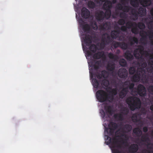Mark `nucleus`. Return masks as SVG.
<instances>
[{"label":"nucleus","instance_id":"obj_26","mask_svg":"<svg viewBox=\"0 0 153 153\" xmlns=\"http://www.w3.org/2000/svg\"><path fill=\"white\" fill-rule=\"evenodd\" d=\"M139 16H143L146 14V8L140 7L137 10Z\"/></svg>","mask_w":153,"mask_h":153},{"label":"nucleus","instance_id":"obj_16","mask_svg":"<svg viewBox=\"0 0 153 153\" xmlns=\"http://www.w3.org/2000/svg\"><path fill=\"white\" fill-rule=\"evenodd\" d=\"M106 136L107 139L108 140V141L107 142V145H108L112 143V144L113 145V148H115L116 147L115 145L117 143V141H115L117 140V139L115 138H114L112 139V140L111 138L110 137L107 135Z\"/></svg>","mask_w":153,"mask_h":153},{"label":"nucleus","instance_id":"obj_19","mask_svg":"<svg viewBox=\"0 0 153 153\" xmlns=\"http://www.w3.org/2000/svg\"><path fill=\"white\" fill-rule=\"evenodd\" d=\"M138 42V40L137 38L134 36H130L128 38V43L130 46H132L135 43H137Z\"/></svg>","mask_w":153,"mask_h":153},{"label":"nucleus","instance_id":"obj_49","mask_svg":"<svg viewBox=\"0 0 153 153\" xmlns=\"http://www.w3.org/2000/svg\"><path fill=\"white\" fill-rule=\"evenodd\" d=\"M135 27H133L131 29V32L135 34H137L138 33V30L137 27V26H134Z\"/></svg>","mask_w":153,"mask_h":153},{"label":"nucleus","instance_id":"obj_34","mask_svg":"<svg viewBox=\"0 0 153 153\" xmlns=\"http://www.w3.org/2000/svg\"><path fill=\"white\" fill-rule=\"evenodd\" d=\"M133 132L138 137H140L142 134L141 130L138 128H135L133 130Z\"/></svg>","mask_w":153,"mask_h":153},{"label":"nucleus","instance_id":"obj_3","mask_svg":"<svg viewBox=\"0 0 153 153\" xmlns=\"http://www.w3.org/2000/svg\"><path fill=\"white\" fill-rule=\"evenodd\" d=\"M84 42L86 45L89 47L90 51L93 53H95L98 49L97 46L94 44H91L92 42V37L88 34L84 35Z\"/></svg>","mask_w":153,"mask_h":153},{"label":"nucleus","instance_id":"obj_33","mask_svg":"<svg viewBox=\"0 0 153 153\" xmlns=\"http://www.w3.org/2000/svg\"><path fill=\"white\" fill-rule=\"evenodd\" d=\"M135 23L130 21H128L126 23H125L126 26L128 29H131L135 26Z\"/></svg>","mask_w":153,"mask_h":153},{"label":"nucleus","instance_id":"obj_48","mask_svg":"<svg viewBox=\"0 0 153 153\" xmlns=\"http://www.w3.org/2000/svg\"><path fill=\"white\" fill-rule=\"evenodd\" d=\"M120 42L114 41L112 43V45L114 48H116L120 47Z\"/></svg>","mask_w":153,"mask_h":153},{"label":"nucleus","instance_id":"obj_9","mask_svg":"<svg viewBox=\"0 0 153 153\" xmlns=\"http://www.w3.org/2000/svg\"><path fill=\"white\" fill-rule=\"evenodd\" d=\"M118 76L121 78L126 79L128 76V72L125 68H121L118 71Z\"/></svg>","mask_w":153,"mask_h":153},{"label":"nucleus","instance_id":"obj_50","mask_svg":"<svg viewBox=\"0 0 153 153\" xmlns=\"http://www.w3.org/2000/svg\"><path fill=\"white\" fill-rule=\"evenodd\" d=\"M122 112H121L124 115H127L129 113V110L126 107L123 108L122 109Z\"/></svg>","mask_w":153,"mask_h":153},{"label":"nucleus","instance_id":"obj_17","mask_svg":"<svg viewBox=\"0 0 153 153\" xmlns=\"http://www.w3.org/2000/svg\"><path fill=\"white\" fill-rule=\"evenodd\" d=\"M128 92V87L123 88L119 92V96L121 98H123L124 97Z\"/></svg>","mask_w":153,"mask_h":153},{"label":"nucleus","instance_id":"obj_8","mask_svg":"<svg viewBox=\"0 0 153 153\" xmlns=\"http://www.w3.org/2000/svg\"><path fill=\"white\" fill-rule=\"evenodd\" d=\"M116 8L120 10H122L124 12H128L131 9V7L129 6L125 5L123 6L120 3H118L116 6Z\"/></svg>","mask_w":153,"mask_h":153},{"label":"nucleus","instance_id":"obj_62","mask_svg":"<svg viewBox=\"0 0 153 153\" xmlns=\"http://www.w3.org/2000/svg\"><path fill=\"white\" fill-rule=\"evenodd\" d=\"M96 75L97 78L99 79H100L102 77L101 73L97 72L96 73Z\"/></svg>","mask_w":153,"mask_h":153},{"label":"nucleus","instance_id":"obj_46","mask_svg":"<svg viewBox=\"0 0 153 153\" xmlns=\"http://www.w3.org/2000/svg\"><path fill=\"white\" fill-rule=\"evenodd\" d=\"M120 65L122 67H125L127 65L126 60L124 59H122L119 61Z\"/></svg>","mask_w":153,"mask_h":153},{"label":"nucleus","instance_id":"obj_12","mask_svg":"<svg viewBox=\"0 0 153 153\" xmlns=\"http://www.w3.org/2000/svg\"><path fill=\"white\" fill-rule=\"evenodd\" d=\"M104 13L102 11L99 10L95 13V17L98 21L103 20L105 18Z\"/></svg>","mask_w":153,"mask_h":153},{"label":"nucleus","instance_id":"obj_41","mask_svg":"<svg viewBox=\"0 0 153 153\" xmlns=\"http://www.w3.org/2000/svg\"><path fill=\"white\" fill-rule=\"evenodd\" d=\"M88 6L89 9H94L96 5L93 1H90L88 2Z\"/></svg>","mask_w":153,"mask_h":153},{"label":"nucleus","instance_id":"obj_20","mask_svg":"<svg viewBox=\"0 0 153 153\" xmlns=\"http://www.w3.org/2000/svg\"><path fill=\"white\" fill-rule=\"evenodd\" d=\"M145 21L148 28L150 29H153V20L150 18H146Z\"/></svg>","mask_w":153,"mask_h":153},{"label":"nucleus","instance_id":"obj_27","mask_svg":"<svg viewBox=\"0 0 153 153\" xmlns=\"http://www.w3.org/2000/svg\"><path fill=\"white\" fill-rule=\"evenodd\" d=\"M119 33L120 31L119 30H113L112 31L111 33V38L113 39H116L118 37Z\"/></svg>","mask_w":153,"mask_h":153},{"label":"nucleus","instance_id":"obj_61","mask_svg":"<svg viewBox=\"0 0 153 153\" xmlns=\"http://www.w3.org/2000/svg\"><path fill=\"white\" fill-rule=\"evenodd\" d=\"M127 27L126 26L123 25L120 28V30L123 32H126L127 30Z\"/></svg>","mask_w":153,"mask_h":153},{"label":"nucleus","instance_id":"obj_56","mask_svg":"<svg viewBox=\"0 0 153 153\" xmlns=\"http://www.w3.org/2000/svg\"><path fill=\"white\" fill-rule=\"evenodd\" d=\"M147 71L149 73H153V67L150 65V66L147 68Z\"/></svg>","mask_w":153,"mask_h":153},{"label":"nucleus","instance_id":"obj_38","mask_svg":"<svg viewBox=\"0 0 153 153\" xmlns=\"http://www.w3.org/2000/svg\"><path fill=\"white\" fill-rule=\"evenodd\" d=\"M135 26L137 27L141 30H144L146 27L145 25L144 24L141 22H139L137 24L135 23Z\"/></svg>","mask_w":153,"mask_h":153},{"label":"nucleus","instance_id":"obj_11","mask_svg":"<svg viewBox=\"0 0 153 153\" xmlns=\"http://www.w3.org/2000/svg\"><path fill=\"white\" fill-rule=\"evenodd\" d=\"M90 15V12L87 8L84 7L82 8L81 10V15L83 18H88Z\"/></svg>","mask_w":153,"mask_h":153},{"label":"nucleus","instance_id":"obj_55","mask_svg":"<svg viewBox=\"0 0 153 153\" xmlns=\"http://www.w3.org/2000/svg\"><path fill=\"white\" fill-rule=\"evenodd\" d=\"M125 21L123 19H120L118 22V23L120 25H124L125 24Z\"/></svg>","mask_w":153,"mask_h":153},{"label":"nucleus","instance_id":"obj_60","mask_svg":"<svg viewBox=\"0 0 153 153\" xmlns=\"http://www.w3.org/2000/svg\"><path fill=\"white\" fill-rule=\"evenodd\" d=\"M147 66V64L146 63V62H143L141 65V66L142 68H140V69H138L137 70H140L141 69H144V70H145L144 69V68L146 67Z\"/></svg>","mask_w":153,"mask_h":153},{"label":"nucleus","instance_id":"obj_32","mask_svg":"<svg viewBox=\"0 0 153 153\" xmlns=\"http://www.w3.org/2000/svg\"><path fill=\"white\" fill-rule=\"evenodd\" d=\"M132 121L134 122H138L140 121V119L136 113L134 114L131 117Z\"/></svg>","mask_w":153,"mask_h":153},{"label":"nucleus","instance_id":"obj_5","mask_svg":"<svg viewBox=\"0 0 153 153\" xmlns=\"http://www.w3.org/2000/svg\"><path fill=\"white\" fill-rule=\"evenodd\" d=\"M113 41V39L108 34L105 33L102 35L101 45H103L104 46L105 45L112 42Z\"/></svg>","mask_w":153,"mask_h":153},{"label":"nucleus","instance_id":"obj_1","mask_svg":"<svg viewBox=\"0 0 153 153\" xmlns=\"http://www.w3.org/2000/svg\"><path fill=\"white\" fill-rule=\"evenodd\" d=\"M126 102L132 111L139 109L141 106V102L140 98L134 96H130L127 98Z\"/></svg>","mask_w":153,"mask_h":153},{"label":"nucleus","instance_id":"obj_25","mask_svg":"<svg viewBox=\"0 0 153 153\" xmlns=\"http://www.w3.org/2000/svg\"><path fill=\"white\" fill-rule=\"evenodd\" d=\"M141 4L144 7L150 5L151 4V0H139Z\"/></svg>","mask_w":153,"mask_h":153},{"label":"nucleus","instance_id":"obj_52","mask_svg":"<svg viewBox=\"0 0 153 153\" xmlns=\"http://www.w3.org/2000/svg\"><path fill=\"white\" fill-rule=\"evenodd\" d=\"M114 117L116 119H118L120 120H122L123 119L122 114H116L114 115Z\"/></svg>","mask_w":153,"mask_h":153},{"label":"nucleus","instance_id":"obj_37","mask_svg":"<svg viewBox=\"0 0 153 153\" xmlns=\"http://www.w3.org/2000/svg\"><path fill=\"white\" fill-rule=\"evenodd\" d=\"M108 126L109 128L114 130L116 129L118 127L117 124L113 122H110Z\"/></svg>","mask_w":153,"mask_h":153},{"label":"nucleus","instance_id":"obj_53","mask_svg":"<svg viewBox=\"0 0 153 153\" xmlns=\"http://www.w3.org/2000/svg\"><path fill=\"white\" fill-rule=\"evenodd\" d=\"M136 71L135 68L133 67H131L129 69V72L130 74H134Z\"/></svg>","mask_w":153,"mask_h":153},{"label":"nucleus","instance_id":"obj_51","mask_svg":"<svg viewBox=\"0 0 153 153\" xmlns=\"http://www.w3.org/2000/svg\"><path fill=\"white\" fill-rule=\"evenodd\" d=\"M91 26L93 29L95 30H97L98 28V27L97 23L95 22H91Z\"/></svg>","mask_w":153,"mask_h":153},{"label":"nucleus","instance_id":"obj_47","mask_svg":"<svg viewBox=\"0 0 153 153\" xmlns=\"http://www.w3.org/2000/svg\"><path fill=\"white\" fill-rule=\"evenodd\" d=\"M115 68V66L114 64H108L107 67V69L108 71H113Z\"/></svg>","mask_w":153,"mask_h":153},{"label":"nucleus","instance_id":"obj_30","mask_svg":"<svg viewBox=\"0 0 153 153\" xmlns=\"http://www.w3.org/2000/svg\"><path fill=\"white\" fill-rule=\"evenodd\" d=\"M108 56L110 59L114 61H116L118 59V57L117 55H114L111 52L108 53Z\"/></svg>","mask_w":153,"mask_h":153},{"label":"nucleus","instance_id":"obj_57","mask_svg":"<svg viewBox=\"0 0 153 153\" xmlns=\"http://www.w3.org/2000/svg\"><path fill=\"white\" fill-rule=\"evenodd\" d=\"M138 48H137L138 49V50H139L140 51V52L142 53L144 50V47L142 45H139L138 46Z\"/></svg>","mask_w":153,"mask_h":153},{"label":"nucleus","instance_id":"obj_14","mask_svg":"<svg viewBox=\"0 0 153 153\" xmlns=\"http://www.w3.org/2000/svg\"><path fill=\"white\" fill-rule=\"evenodd\" d=\"M138 145L136 144H133L131 145L128 148L129 152L134 153L137 152L138 150Z\"/></svg>","mask_w":153,"mask_h":153},{"label":"nucleus","instance_id":"obj_42","mask_svg":"<svg viewBox=\"0 0 153 153\" xmlns=\"http://www.w3.org/2000/svg\"><path fill=\"white\" fill-rule=\"evenodd\" d=\"M101 85L102 86L108 87L109 85V82L108 80L106 79L103 80L101 83Z\"/></svg>","mask_w":153,"mask_h":153},{"label":"nucleus","instance_id":"obj_31","mask_svg":"<svg viewBox=\"0 0 153 153\" xmlns=\"http://www.w3.org/2000/svg\"><path fill=\"white\" fill-rule=\"evenodd\" d=\"M94 61L95 63L93 65V66L95 70H97L99 68V66L102 64L101 61V60H98L96 61L94 60Z\"/></svg>","mask_w":153,"mask_h":153},{"label":"nucleus","instance_id":"obj_35","mask_svg":"<svg viewBox=\"0 0 153 153\" xmlns=\"http://www.w3.org/2000/svg\"><path fill=\"white\" fill-rule=\"evenodd\" d=\"M130 4L133 7H138L139 5L138 0H130Z\"/></svg>","mask_w":153,"mask_h":153},{"label":"nucleus","instance_id":"obj_13","mask_svg":"<svg viewBox=\"0 0 153 153\" xmlns=\"http://www.w3.org/2000/svg\"><path fill=\"white\" fill-rule=\"evenodd\" d=\"M131 51L127 50L125 53L124 56L125 58L127 60L131 61L134 59L133 55L132 54Z\"/></svg>","mask_w":153,"mask_h":153},{"label":"nucleus","instance_id":"obj_28","mask_svg":"<svg viewBox=\"0 0 153 153\" xmlns=\"http://www.w3.org/2000/svg\"><path fill=\"white\" fill-rule=\"evenodd\" d=\"M133 53L134 57L137 59H140L141 57L140 54H142L137 48H136L134 50Z\"/></svg>","mask_w":153,"mask_h":153},{"label":"nucleus","instance_id":"obj_45","mask_svg":"<svg viewBox=\"0 0 153 153\" xmlns=\"http://www.w3.org/2000/svg\"><path fill=\"white\" fill-rule=\"evenodd\" d=\"M114 130L113 129L109 128H106L105 130V133L106 134V133L109 135H111L113 134L114 131Z\"/></svg>","mask_w":153,"mask_h":153},{"label":"nucleus","instance_id":"obj_7","mask_svg":"<svg viewBox=\"0 0 153 153\" xmlns=\"http://www.w3.org/2000/svg\"><path fill=\"white\" fill-rule=\"evenodd\" d=\"M137 92L142 97H145L146 95V88L145 87L141 84L138 85L137 88Z\"/></svg>","mask_w":153,"mask_h":153},{"label":"nucleus","instance_id":"obj_43","mask_svg":"<svg viewBox=\"0 0 153 153\" xmlns=\"http://www.w3.org/2000/svg\"><path fill=\"white\" fill-rule=\"evenodd\" d=\"M117 149H114L112 150L113 153H121V152L118 149L121 148L122 147V146L120 144H119L116 146Z\"/></svg>","mask_w":153,"mask_h":153},{"label":"nucleus","instance_id":"obj_64","mask_svg":"<svg viewBox=\"0 0 153 153\" xmlns=\"http://www.w3.org/2000/svg\"><path fill=\"white\" fill-rule=\"evenodd\" d=\"M120 142L121 143L123 144H126L127 143V140L126 139L123 140L122 139V140H121Z\"/></svg>","mask_w":153,"mask_h":153},{"label":"nucleus","instance_id":"obj_59","mask_svg":"<svg viewBox=\"0 0 153 153\" xmlns=\"http://www.w3.org/2000/svg\"><path fill=\"white\" fill-rule=\"evenodd\" d=\"M148 89L151 94H153V85L149 86Z\"/></svg>","mask_w":153,"mask_h":153},{"label":"nucleus","instance_id":"obj_44","mask_svg":"<svg viewBox=\"0 0 153 153\" xmlns=\"http://www.w3.org/2000/svg\"><path fill=\"white\" fill-rule=\"evenodd\" d=\"M120 47L123 49L126 50L128 48V45L124 42H120Z\"/></svg>","mask_w":153,"mask_h":153},{"label":"nucleus","instance_id":"obj_39","mask_svg":"<svg viewBox=\"0 0 153 153\" xmlns=\"http://www.w3.org/2000/svg\"><path fill=\"white\" fill-rule=\"evenodd\" d=\"M131 13L132 15L135 17L136 19H138L139 14L138 11L136 9H132Z\"/></svg>","mask_w":153,"mask_h":153},{"label":"nucleus","instance_id":"obj_58","mask_svg":"<svg viewBox=\"0 0 153 153\" xmlns=\"http://www.w3.org/2000/svg\"><path fill=\"white\" fill-rule=\"evenodd\" d=\"M134 86V84L133 83H130L128 85V89L129 88L130 90H132L133 89Z\"/></svg>","mask_w":153,"mask_h":153},{"label":"nucleus","instance_id":"obj_2","mask_svg":"<svg viewBox=\"0 0 153 153\" xmlns=\"http://www.w3.org/2000/svg\"><path fill=\"white\" fill-rule=\"evenodd\" d=\"M96 97L99 102H101L106 101L111 102L114 100V96L112 94H108L102 90H99L97 91L96 93Z\"/></svg>","mask_w":153,"mask_h":153},{"label":"nucleus","instance_id":"obj_10","mask_svg":"<svg viewBox=\"0 0 153 153\" xmlns=\"http://www.w3.org/2000/svg\"><path fill=\"white\" fill-rule=\"evenodd\" d=\"M143 76V80L146 83L153 82V75H151L149 73H147L145 70Z\"/></svg>","mask_w":153,"mask_h":153},{"label":"nucleus","instance_id":"obj_29","mask_svg":"<svg viewBox=\"0 0 153 153\" xmlns=\"http://www.w3.org/2000/svg\"><path fill=\"white\" fill-rule=\"evenodd\" d=\"M140 140L141 142H147L149 140V139L147 134H146L143 135L141 137Z\"/></svg>","mask_w":153,"mask_h":153},{"label":"nucleus","instance_id":"obj_6","mask_svg":"<svg viewBox=\"0 0 153 153\" xmlns=\"http://www.w3.org/2000/svg\"><path fill=\"white\" fill-rule=\"evenodd\" d=\"M140 36L142 37V41L144 40L148 36L149 38H153V30H148L147 31L142 30L140 33Z\"/></svg>","mask_w":153,"mask_h":153},{"label":"nucleus","instance_id":"obj_4","mask_svg":"<svg viewBox=\"0 0 153 153\" xmlns=\"http://www.w3.org/2000/svg\"><path fill=\"white\" fill-rule=\"evenodd\" d=\"M145 73V70L141 69L137 70L136 74L131 78L132 81L134 82H138L140 80L144 81V73Z\"/></svg>","mask_w":153,"mask_h":153},{"label":"nucleus","instance_id":"obj_40","mask_svg":"<svg viewBox=\"0 0 153 153\" xmlns=\"http://www.w3.org/2000/svg\"><path fill=\"white\" fill-rule=\"evenodd\" d=\"M92 82L94 88H98L100 85V83L96 79H92Z\"/></svg>","mask_w":153,"mask_h":153},{"label":"nucleus","instance_id":"obj_54","mask_svg":"<svg viewBox=\"0 0 153 153\" xmlns=\"http://www.w3.org/2000/svg\"><path fill=\"white\" fill-rule=\"evenodd\" d=\"M102 77L104 78H106L108 75L107 72L105 70H102L101 71Z\"/></svg>","mask_w":153,"mask_h":153},{"label":"nucleus","instance_id":"obj_24","mask_svg":"<svg viewBox=\"0 0 153 153\" xmlns=\"http://www.w3.org/2000/svg\"><path fill=\"white\" fill-rule=\"evenodd\" d=\"M132 129V126L129 124L124 125L122 128L123 132H128L130 131Z\"/></svg>","mask_w":153,"mask_h":153},{"label":"nucleus","instance_id":"obj_21","mask_svg":"<svg viewBox=\"0 0 153 153\" xmlns=\"http://www.w3.org/2000/svg\"><path fill=\"white\" fill-rule=\"evenodd\" d=\"M101 29L103 30H107L109 29L111 27L110 24L109 22H105L101 25Z\"/></svg>","mask_w":153,"mask_h":153},{"label":"nucleus","instance_id":"obj_36","mask_svg":"<svg viewBox=\"0 0 153 153\" xmlns=\"http://www.w3.org/2000/svg\"><path fill=\"white\" fill-rule=\"evenodd\" d=\"M106 11L104 13V17L105 18L108 19H109L111 16V11L110 9L105 10Z\"/></svg>","mask_w":153,"mask_h":153},{"label":"nucleus","instance_id":"obj_22","mask_svg":"<svg viewBox=\"0 0 153 153\" xmlns=\"http://www.w3.org/2000/svg\"><path fill=\"white\" fill-rule=\"evenodd\" d=\"M104 55V53L102 51L98 52L94 54L93 58L94 59H100Z\"/></svg>","mask_w":153,"mask_h":153},{"label":"nucleus","instance_id":"obj_15","mask_svg":"<svg viewBox=\"0 0 153 153\" xmlns=\"http://www.w3.org/2000/svg\"><path fill=\"white\" fill-rule=\"evenodd\" d=\"M104 109L105 111L110 115H111L114 112L113 106L108 105L105 104L104 105Z\"/></svg>","mask_w":153,"mask_h":153},{"label":"nucleus","instance_id":"obj_18","mask_svg":"<svg viewBox=\"0 0 153 153\" xmlns=\"http://www.w3.org/2000/svg\"><path fill=\"white\" fill-rule=\"evenodd\" d=\"M82 23L81 24V26L82 27V30L85 32L88 33L90 27L89 25L88 24H85L84 22L82 20Z\"/></svg>","mask_w":153,"mask_h":153},{"label":"nucleus","instance_id":"obj_23","mask_svg":"<svg viewBox=\"0 0 153 153\" xmlns=\"http://www.w3.org/2000/svg\"><path fill=\"white\" fill-rule=\"evenodd\" d=\"M112 7L111 2L108 0L105 2L103 4V8L104 10L110 9Z\"/></svg>","mask_w":153,"mask_h":153},{"label":"nucleus","instance_id":"obj_63","mask_svg":"<svg viewBox=\"0 0 153 153\" xmlns=\"http://www.w3.org/2000/svg\"><path fill=\"white\" fill-rule=\"evenodd\" d=\"M100 112L101 114V116L103 118H104L105 117V113L104 111L103 110H101Z\"/></svg>","mask_w":153,"mask_h":153}]
</instances>
